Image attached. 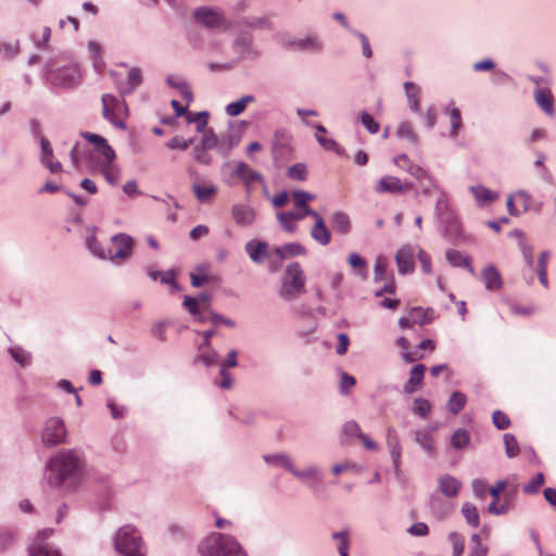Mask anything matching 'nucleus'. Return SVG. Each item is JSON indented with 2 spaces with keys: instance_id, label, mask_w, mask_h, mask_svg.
<instances>
[{
  "instance_id": "obj_32",
  "label": "nucleus",
  "mask_w": 556,
  "mask_h": 556,
  "mask_svg": "<svg viewBox=\"0 0 556 556\" xmlns=\"http://www.w3.org/2000/svg\"><path fill=\"white\" fill-rule=\"evenodd\" d=\"M446 260L448 263L455 267H466L471 274H475L472 266L470 265V260L464 256L457 250H448L446 251Z\"/></svg>"
},
{
  "instance_id": "obj_27",
  "label": "nucleus",
  "mask_w": 556,
  "mask_h": 556,
  "mask_svg": "<svg viewBox=\"0 0 556 556\" xmlns=\"http://www.w3.org/2000/svg\"><path fill=\"white\" fill-rule=\"evenodd\" d=\"M387 445L393 459V464L397 467L401 458V444L396 431L391 427L387 430Z\"/></svg>"
},
{
  "instance_id": "obj_58",
  "label": "nucleus",
  "mask_w": 556,
  "mask_h": 556,
  "mask_svg": "<svg viewBox=\"0 0 556 556\" xmlns=\"http://www.w3.org/2000/svg\"><path fill=\"white\" fill-rule=\"evenodd\" d=\"M11 356L22 366H26L30 363V355L21 348H11L9 350Z\"/></svg>"
},
{
  "instance_id": "obj_23",
  "label": "nucleus",
  "mask_w": 556,
  "mask_h": 556,
  "mask_svg": "<svg viewBox=\"0 0 556 556\" xmlns=\"http://www.w3.org/2000/svg\"><path fill=\"white\" fill-rule=\"evenodd\" d=\"M536 104L549 116L554 115V97L549 89L536 88L534 91Z\"/></svg>"
},
{
  "instance_id": "obj_56",
  "label": "nucleus",
  "mask_w": 556,
  "mask_h": 556,
  "mask_svg": "<svg viewBox=\"0 0 556 556\" xmlns=\"http://www.w3.org/2000/svg\"><path fill=\"white\" fill-rule=\"evenodd\" d=\"M193 143L192 139L186 140L180 136H175L172 138L166 146L172 150H187Z\"/></svg>"
},
{
  "instance_id": "obj_7",
  "label": "nucleus",
  "mask_w": 556,
  "mask_h": 556,
  "mask_svg": "<svg viewBox=\"0 0 556 556\" xmlns=\"http://www.w3.org/2000/svg\"><path fill=\"white\" fill-rule=\"evenodd\" d=\"M413 188L409 181H403L396 176L386 175L376 181L374 190L378 194H403Z\"/></svg>"
},
{
  "instance_id": "obj_6",
  "label": "nucleus",
  "mask_w": 556,
  "mask_h": 556,
  "mask_svg": "<svg viewBox=\"0 0 556 556\" xmlns=\"http://www.w3.org/2000/svg\"><path fill=\"white\" fill-rule=\"evenodd\" d=\"M123 67L126 70L125 73L114 71L112 76L119 93L125 96L131 93L142 83V73L138 67L127 68L125 65Z\"/></svg>"
},
{
  "instance_id": "obj_22",
  "label": "nucleus",
  "mask_w": 556,
  "mask_h": 556,
  "mask_svg": "<svg viewBox=\"0 0 556 556\" xmlns=\"http://www.w3.org/2000/svg\"><path fill=\"white\" fill-rule=\"evenodd\" d=\"M306 253V249L298 242H291L281 247H276L273 250V254H275L279 261L289 257L304 256Z\"/></svg>"
},
{
  "instance_id": "obj_63",
  "label": "nucleus",
  "mask_w": 556,
  "mask_h": 556,
  "mask_svg": "<svg viewBox=\"0 0 556 556\" xmlns=\"http://www.w3.org/2000/svg\"><path fill=\"white\" fill-rule=\"evenodd\" d=\"M405 170L409 175L415 177L417 180H422V179L429 178L428 173L421 166H419L418 164H415V163H409V166H406Z\"/></svg>"
},
{
  "instance_id": "obj_20",
  "label": "nucleus",
  "mask_w": 556,
  "mask_h": 556,
  "mask_svg": "<svg viewBox=\"0 0 556 556\" xmlns=\"http://www.w3.org/2000/svg\"><path fill=\"white\" fill-rule=\"evenodd\" d=\"M41 146V162L51 173H59L62 170V164L59 161H53V151L49 140L46 137L40 138Z\"/></svg>"
},
{
  "instance_id": "obj_39",
  "label": "nucleus",
  "mask_w": 556,
  "mask_h": 556,
  "mask_svg": "<svg viewBox=\"0 0 556 556\" xmlns=\"http://www.w3.org/2000/svg\"><path fill=\"white\" fill-rule=\"evenodd\" d=\"M277 219L287 232L292 233L298 228L293 212H279L277 213Z\"/></svg>"
},
{
  "instance_id": "obj_17",
  "label": "nucleus",
  "mask_w": 556,
  "mask_h": 556,
  "mask_svg": "<svg viewBox=\"0 0 556 556\" xmlns=\"http://www.w3.org/2000/svg\"><path fill=\"white\" fill-rule=\"evenodd\" d=\"M231 216L239 226H250L255 220V211L245 204H235L231 207Z\"/></svg>"
},
{
  "instance_id": "obj_49",
  "label": "nucleus",
  "mask_w": 556,
  "mask_h": 556,
  "mask_svg": "<svg viewBox=\"0 0 556 556\" xmlns=\"http://www.w3.org/2000/svg\"><path fill=\"white\" fill-rule=\"evenodd\" d=\"M503 440L505 444L506 455L510 458L516 457L520 452L516 438L510 433H506L504 434Z\"/></svg>"
},
{
  "instance_id": "obj_44",
  "label": "nucleus",
  "mask_w": 556,
  "mask_h": 556,
  "mask_svg": "<svg viewBox=\"0 0 556 556\" xmlns=\"http://www.w3.org/2000/svg\"><path fill=\"white\" fill-rule=\"evenodd\" d=\"M332 539L338 541L339 554L341 556H349V549H350L349 532L348 531L334 532L332 534Z\"/></svg>"
},
{
  "instance_id": "obj_46",
  "label": "nucleus",
  "mask_w": 556,
  "mask_h": 556,
  "mask_svg": "<svg viewBox=\"0 0 556 556\" xmlns=\"http://www.w3.org/2000/svg\"><path fill=\"white\" fill-rule=\"evenodd\" d=\"M199 352V359L206 366H212L217 363L218 354L210 346L200 345Z\"/></svg>"
},
{
  "instance_id": "obj_1",
  "label": "nucleus",
  "mask_w": 556,
  "mask_h": 556,
  "mask_svg": "<svg viewBox=\"0 0 556 556\" xmlns=\"http://www.w3.org/2000/svg\"><path fill=\"white\" fill-rule=\"evenodd\" d=\"M81 465L83 460L76 452L72 450L60 452L49 462L48 482L51 485H61L67 479L75 478Z\"/></svg>"
},
{
  "instance_id": "obj_52",
  "label": "nucleus",
  "mask_w": 556,
  "mask_h": 556,
  "mask_svg": "<svg viewBox=\"0 0 556 556\" xmlns=\"http://www.w3.org/2000/svg\"><path fill=\"white\" fill-rule=\"evenodd\" d=\"M264 459L267 464L282 466L283 468L288 469L289 471H291V469L293 468V465H292L290 458L283 454L266 455V456H264Z\"/></svg>"
},
{
  "instance_id": "obj_57",
  "label": "nucleus",
  "mask_w": 556,
  "mask_h": 556,
  "mask_svg": "<svg viewBox=\"0 0 556 556\" xmlns=\"http://www.w3.org/2000/svg\"><path fill=\"white\" fill-rule=\"evenodd\" d=\"M492 420L494 426L500 430H505L510 425L508 416L502 410H495L492 415Z\"/></svg>"
},
{
  "instance_id": "obj_35",
  "label": "nucleus",
  "mask_w": 556,
  "mask_h": 556,
  "mask_svg": "<svg viewBox=\"0 0 556 556\" xmlns=\"http://www.w3.org/2000/svg\"><path fill=\"white\" fill-rule=\"evenodd\" d=\"M467 403V397L464 393L462 392H458V391H454L451 396H450V400L447 402V409L450 413L456 415L458 414L462 409H464L465 405Z\"/></svg>"
},
{
  "instance_id": "obj_62",
  "label": "nucleus",
  "mask_w": 556,
  "mask_h": 556,
  "mask_svg": "<svg viewBox=\"0 0 556 556\" xmlns=\"http://www.w3.org/2000/svg\"><path fill=\"white\" fill-rule=\"evenodd\" d=\"M207 149H202L200 146H195L193 149V156L200 164L208 165L212 162L211 155L207 153Z\"/></svg>"
},
{
  "instance_id": "obj_42",
  "label": "nucleus",
  "mask_w": 556,
  "mask_h": 556,
  "mask_svg": "<svg viewBox=\"0 0 556 556\" xmlns=\"http://www.w3.org/2000/svg\"><path fill=\"white\" fill-rule=\"evenodd\" d=\"M193 193L200 202H206L214 195L217 191V188L213 185L203 186V185H193L192 187Z\"/></svg>"
},
{
  "instance_id": "obj_64",
  "label": "nucleus",
  "mask_w": 556,
  "mask_h": 556,
  "mask_svg": "<svg viewBox=\"0 0 556 556\" xmlns=\"http://www.w3.org/2000/svg\"><path fill=\"white\" fill-rule=\"evenodd\" d=\"M361 121L362 124L367 128V130L370 134L378 132L379 124L374 119V117L370 114L363 112L361 115Z\"/></svg>"
},
{
  "instance_id": "obj_43",
  "label": "nucleus",
  "mask_w": 556,
  "mask_h": 556,
  "mask_svg": "<svg viewBox=\"0 0 556 556\" xmlns=\"http://www.w3.org/2000/svg\"><path fill=\"white\" fill-rule=\"evenodd\" d=\"M397 137L406 139L413 143L418 142V137L414 131L413 125L409 122H402L396 129Z\"/></svg>"
},
{
  "instance_id": "obj_10",
  "label": "nucleus",
  "mask_w": 556,
  "mask_h": 556,
  "mask_svg": "<svg viewBox=\"0 0 556 556\" xmlns=\"http://www.w3.org/2000/svg\"><path fill=\"white\" fill-rule=\"evenodd\" d=\"M291 197L294 202V206L296 208L295 211H292L296 222L302 220L306 216L312 217V214H317L316 211H313L308 206V202H311L315 199L314 194L308 193L306 191H294V192H292Z\"/></svg>"
},
{
  "instance_id": "obj_19",
  "label": "nucleus",
  "mask_w": 556,
  "mask_h": 556,
  "mask_svg": "<svg viewBox=\"0 0 556 556\" xmlns=\"http://www.w3.org/2000/svg\"><path fill=\"white\" fill-rule=\"evenodd\" d=\"M425 371L426 366L424 364H417L410 369L409 378L403 388L405 393L412 394L421 387Z\"/></svg>"
},
{
  "instance_id": "obj_41",
  "label": "nucleus",
  "mask_w": 556,
  "mask_h": 556,
  "mask_svg": "<svg viewBox=\"0 0 556 556\" xmlns=\"http://www.w3.org/2000/svg\"><path fill=\"white\" fill-rule=\"evenodd\" d=\"M186 119L189 124H195L199 132L203 131L207 125L208 114L206 112L193 113L187 112Z\"/></svg>"
},
{
  "instance_id": "obj_40",
  "label": "nucleus",
  "mask_w": 556,
  "mask_h": 556,
  "mask_svg": "<svg viewBox=\"0 0 556 556\" xmlns=\"http://www.w3.org/2000/svg\"><path fill=\"white\" fill-rule=\"evenodd\" d=\"M462 513L467 522L472 527H478L480 523V517L477 507L471 503H465L462 507Z\"/></svg>"
},
{
  "instance_id": "obj_3",
  "label": "nucleus",
  "mask_w": 556,
  "mask_h": 556,
  "mask_svg": "<svg viewBox=\"0 0 556 556\" xmlns=\"http://www.w3.org/2000/svg\"><path fill=\"white\" fill-rule=\"evenodd\" d=\"M115 548L124 556H146V548L137 529L122 527L115 535Z\"/></svg>"
},
{
  "instance_id": "obj_9",
  "label": "nucleus",
  "mask_w": 556,
  "mask_h": 556,
  "mask_svg": "<svg viewBox=\"0 0 556 556\" xmlns=\"http://www.w3.org/2000/svg\"><path fill=\"white\" fill-rule=\"evenodd\" d=\"M132 245L134 242L130 236L118 233L112 237L106 257L110 260H125L131 255Z\"/></svg>"
},
{
  "instance_id": "obj_29",
  "label": "nucleus",
  "mask_w": 556,
  "mask_h": 556,
  "mask_svg": "<svg viewBox=\"0 0 556 556\" xmlns=\"http://www.w3.org/2000/svg\"><path fill=\"white\" fill-rule=\"evenodd\" d=\"M247 252L255 263H262L268 257V244L266 242H249Z\"/></svg>"
},
{
  "instance_id": "obj_12",
  "label": "nucleus",
  "mask_w": 556,
  "mask_h": 556,
  "mask_svg": "<svg viewBox=\"0 0 556 556\" xmlns=\"http://www.w3.org/2000/svg\"><path fill=\"white\" fill-rule=\"evenodd\" d=\"M81 136L93 146L94 151L102 156V162L114 161L116 155L113 148L108 143V140L99 135L91 132H81Z\"/></svg>"
},
{
  "instance_id": "obj_24",
  "label": "nucleus",
  "mask_w": 556,
  "mask_h": 556,
  "mask_svg": "<svg viewBox=\"0 0 556 556\" xmlns=\"http://www.w3.org/2000/svg\"><path fill=\"white\" fill-rule=\"evenodd\" d=\"M316 134L315 137L319 144L327 151H332L337 153L338 155H342L344 153V150L342 147H340L333 139L328 138L326 136V128L321 125H316Z\"/></svg>"
},
{
  "instance_id": "obj_28",
  "label": "nucleus",
  "mask_w": 556,
  "mask_h": 556,
  "mask_svg": "<svg viewBox=\"0 0 556 556\" xmlns=\"http://www.w3.org/2000/svg\"><path fill=\"white\" fill-rule=\"evenodd\" d=\"M408 314L412 321L420 326L430 324L435 319L432 308L413 307Z\"/></svg>"
},
{
  "instance_id": "obj_18",
  "label": "nucleus",
  "mask_w": 556,
  "mask_h": 556,
  "mask_svg": "<svg viewBox=\"0 0 556 556\" xmlns=\"http://www.w3.org/2000/svg\"><path fill=\"white\" fill-rule=\"evenodd\" d=\"M481 277L485 288L490 291H497L503 286L502 276L494 265L484 267L481 271Z\"/></svg>"
},
{
  "instance_id": "obj_60",
  "label": "nucleus",
  "mask_w": 556,
  "mask_h": 556,
  "mask_svg": "<svg viewBox=\"0 0 556 556\" xmlns=\"http://www.w3.org/2000/svg\"><path fill=\"white\" fill-rule=\"evenodd\" d=\"M450 541L453 545V556H462L465 549L464 540L458 533H451Z\"/></svg>"
},
{
  "instance_id": "obj_38",
  "label": "nucleus",
  "mask_w": 556,
  "mask_h": 556,
  "mask_svg": "<svg viewBox=\"0 0 556 556\" xmlns=\"http://www.w3.org/2000/svg\"><path fill=\"white\" fill-rule=\"evenodd\" d=\"M511 507H513V496L509 494H506L504 502L502 504H500L496 501H493L489 505L488 510L490 514H493V515H504V514L508 513Z\"/></svg>"
},
{
  "instance_id": "obj_4",
  "label": "nucleus",
  "mask_w": 556,
  "mask_h": 556,
  "mask_svg": "<svg viewBox=\"0 0 556 556\" xmlns=\"http://www.w3.org/2000/svg\"><path fill=\"white\" fill-rule=\"evenodd\" d=\"M305 282L306 278L300 264L291 263L287 266L279 293L285 300H292L305 292Z\"/></svg>"
},
{
  "instance_id": "obj_33",
  "label": "nucleus",
  "mask_w": 556,
  "mask_h": 556,
  "mask_svg": "<svg viewBox=\"0 0 556 556\" xmlns=\"http://www.w3.org/2000/svg\"><path fill=\"white\" fill-rule=\"evenodd\" d=\"M446 113L450 115V122H451V137H456L459 132V130L463 127V121H462V114L460 111L455 106H446L444 109Z\"/></svg>"
},
{
  "instance_id": "obj_13",
  "label": "nucleus",
  "mask_w": 556,
  "mask_h": 556,
  "mask_svg": "<svg viewBox=\"0 0 556 556\" xmlns=\"http://www.w3.org/2000/svg\"><path fill=\"white\" fill-rule=\"evenodd\" d=\"M193 16L197 22L208 28H216L224 24L223 15L218 11L206 7L197 9Z\"/></svg>"
},
{
  "instance_id": "obj_21",
  "label": "nucleus",
  "mask_w": 556,
  "mask_h": 556,
  "mask_svg": "<svg viewBox=\"0 0 556 556\" xmlns=\"http://www.w3.org/2000/svg\"><path fill=\"white\" fill-rule=\"evenodd\" d=\"M439 490L447 497H455L462 489V482L451 475H443L438 479Z\"/></svg>"
},
{
  "instance_id": "obj_53",
  "label": "nucleus",
  "mask_w": 556,
  "mask_h": 556,
  "mask_svg": "<svg viewBox=\"0 0 556 556\" xmlns=\"http://www.w3.org/2000/svg\"><path fill=\"white\" fill-rule=\"evenodd\" d=\"M0 53L9 60L15 58L20 53L18 41L0 42Z\"/></svg>"
},
{
  "instance_id": "obj_48",
  "label": "nucleus",
  "mask_w": 556,
  "mask_h": 556,
  "mask_svg": "<svg viewBox=\"0 0 556 556\" xmlns=\"http://www.w3.org/2000/svg\"><path fill=\"white\" fill-rule=\"evenodd\" d=\"M51 37V28L43 26L34 33L33 38L38 48H46Z\"/></svg>"
},
{
  "instance_id": "obj_26",
  "label": "nucleus",
  "mask_w": 556,
  "mask_h": 556,
  "mask_svg": "<svg viewBox=\"0 0 556 556\" xmlns=\"http://www.w3.org/2000/svg\"><path fill=\"white\" fill-rule=\"evenodd\" d=\"M404 90H405V94L407 98L409 109L413 112H418L420 110V96H421L420 88L417 85H415L414 83L406 81V83H404Z\"/></svg>"
},
{
  "instance_id": "obj_34",
  "label": "nucleus",
  "mask_w": 556,
  "mask_h": 556,
  "mask_svg": "<svg viewBox=\"0 0 556 556\" xmlns=\"http://www.w3.org/2000/svg\"><path fill=\"white\" fill-rule=\"evenodd\" d=\"M236 175L247 185L252 184L261 179L260 174L254 172L245 163H239L236 168Z\"/></svg>"
},
{
  "instance_id": "obj_55",
  "label": "nucleus",
  "mask_w": 556,
  "mask_h": 556,
  "mask_svg": "<svg viewBox=\"0 0 556 556\" xmlns=\"http://www.w3.org/2000/svg\"><path fill=\"white\" fill-rule=\"evenodd\" d=\"M544 476L543 473H538L529 483L522 486V490L527 494H533L539 491V489L544 484Z\"/></svg>"
},
{
  "instance_id": "obj_31",
  "label": "nucleus",
  "mask_w": 556,
  "mask_h": 556,
  "mask_svg": "<svg viewBox=\"0 0 556 556\" xmlns=\"http://www.w3.org/2000/svg\"><path fill=\"white\" fill-rule=\"evenodd\" d=\"M331 225L333 229L341 235H346L351 231V220L349 216L342 212H337L332 215Z\"/></svg>"
},
{
  "instance_id": "obj_14",
  "label": "nucleus",
  "mask_w": 556,
  "mask_h": 556,
  "mask_svg": "<svg viewBox=\"0 0 556 556\" xmlns=\"http://www.w3.org/2000/svg\"><path fill=\"white\" fill-rule=\"evenodd\" d=\"M50 79L62 87H73L79 80V72L75 66L64 67L56 72H50Z\"/></svg>"
},
{
  "instance_id": "obj_59",
  "label": "nucleus",
  "mask_w": 556,
  "mask_h": 556,
  "mask_svg": "<svg viewBox=\"0 0 556 556\" xmlns=\"http://www.w3.org/2000/svg\"><path fill=\"white\" fill-rule=\"evenodd\" d=\"M184 305L189 311V313L197 317L200 321L205 320L199 311L198 300L195 298L186 296L184 300Z\"/></svg>"
},
{
  "instance_id": "obj_16",
  "label": "nucleus",
  "mask_w": 556,
  "mask_h": 556,
  "mask_svg": "<svg viewBox=\"0 0 556 556\" xmlns=\"http://www.w3.org/2000/svg\"><path fill=\"white\" fill-rule=\"evenodd\" d=\"M395 263L400 274L406 275L413 273L415 262L412 249L409 247L401 248L395 254Z\"/></svg>"
},
{
  "instance_id": "obj_45",
  "label": "nucleus",
  "mask_w": 556,
  "mask_h": 556,
  "mask_svg": "<svg viewBox=\"0 0 556 556\" xmlns=\"http://www.w3.org/2000/svg\"><path fill=\"white\" fill-rule=\"evenodd\" d=\"M470 435L468 431L464 429H458L453 433L451 438V445L456 450L464 448L465 446L468 445Z\"/></svg>"
},
{
  "instance_id": "obj_61",
  "label": "nucleus",
  "mask_w": 556,
  "mask_h": 556,
  "mask_svg": "<svg viewBox=\"0 0 556 556\" xmlns=\"http://www.w3.org/2000/svg\"><path fill=\"white\" fill-rule=\"evenodd\" d=\"M288 174L293 179L305 180L307 176V170L305 165L299 163L289 167Z\"/></svg>"
},
{
  "instance_id": "obj_8",
  "label": "nucleus",
  "mask_w": 556,
  "mask_h": 556,
  "mask_svg": "<svg viewBox=\"0 0 556 556\" xmlns=\"http://www.w3.org/2000/svg\"><path fill=\"white\" fill-rule=\"evenodd\" d=\"M65 437L66 429L64 422L60 418L53 417L46 421L42 430V442L46 445H58L64 442Z\"/></svg>"
},
{
  "instance_id": "obj_11",
  "label": "nucleus",
  "mask_w": 556,
  "mask_h": 556,
  "mask_svg": "<svg viewBox=\"0 0 556 556\" xmlns=\"http://www.w3.org/2000/svg\"><path fill=\"white\" fill-rule=\"evenodd\" d=\"M52 534L51 529H45L38 532L36 540L29 546V556H61L58 549L49 547L45 541Z\"/></svg>"
},
{
  "instance_id": "obj_2",
  "label": "nucleus",
  "mask_w": 556,
  "mask_h": 556,
  "mask_svg": "<svg viewBox=\"0 0 556 556\" xmlns=\"http://www.w3.org/2000/svg\"><path fill=\"white\" fill-rule=\"evenodd\" d=\"M199 549L203 556H244L235 538L217 532L207 535Z\"/></svg>"
},
{
  "instance_id": "obj_37",
  "label": "nucleus",
  "mask_w": 556,
  "mask_h": 556,
  "mask_svg": "<svg viewBox=\"0 0 556 556\" xmlns=\"http://www.w3.org/2000/svg\"><path fill=\"white\" fill-rule=\"evenodd\" d=\"M374 276L376 281L388 280V260L384 256H378L374 266Z\"/></svg>"
},
{
  "instance_id": "obj_30",
  "label": "nucleus",
  "mask_w": 556,
  "mask_h": 556,
  "mask_svg": "<svg viewBox=\"0 0 556 556\" xmlns=\"http://www.w3.org/2000/svg\"><path fill=\"white\" fill-rule=\"evenodd\" d=\"M254 101H255L254 96H252V94L244 96V97L240 98L239 100L229 103L225 109L226 114L229 116H232V117L238 116L245 111L248 104H250Z\"/></svg>"
},
{
  "instance_id": "obj_47",
  "label": "nucleus",
  "mask_w": 556,
  "mask_h": 556,
  "mask_svg": "<svg viewBox=\"0 0 556 556\" xmlns=\"http://www.w3.org/2000/svg\"><path fill=\"white\" fill-rule=\"evenodd\" d=\"M431 407H432L431 403L426 399L416 397L414 400L413 412H414V414H416L422 418H428V416L431 412Z\"/></svg>"
},
{
  "instance_id": "obj_5",
  "label": "nucleus",
  "mask_w": 556,
  "mask_h": 556,
  "mask_svg": "<svg viewBox=\"0 0 556 556\" xmlns=\"http://www.w3.org/2000/svg\"><path fill=\"white\" fill-rule=\"evenodd\" d=\"M102 115L116 128L126 129V118L128 117V108L124 100H119L113 94L105 93L101 98Z\"/></svg>"
},
{
  "instance_id": "obj_25",
  "label": "nucleus",
  "mask_w": 556,
  "mask_h": 556,
  "mask_svg": "<svg viewBox=\"0 0 556 556\" xmlns=\"http://www.w3.org/2000/svg\"><path fill=\"white\" fill-rule=\"evenodd\" d=\"M470 192L475 197L479 206H484L498 198V194L495 191H492L483 186H472L469 188Z\"/></svg>"
},
{
  "instance_id": "obj_51",
  "label": "nucleus",
  "mask_w": 556,
  "mask_h": 556,
  "mask_svg": "<svg viewBox=\"0 0 556 556\" xmlns=\"http://www.w3.org/2000/svg\"><path fill=\"white\" fill-rule=\"evenodd\" d=\"M294 48L300 50L317 51L321 48L320 42L315 37H307L305 39L296 40L292 43Z\"/></svg>"
},
{
  "instance_id": "obj_50",
  "label": "nucleus",
  "mask_w": 556,
  "mask_h": 556,
  "mask_svg": "<svg viewBox=\"0 0 556 556\" xmlns=\"http://www.w3.org/2000/svg\"><path fill=\"white\" fill-rule=\"evenodd\" d=\"M397 345L403 350V359L406 363H414L415 361L421 359L424 356L417 353L408 352L409 342L406 338L401 337L397 340Z\"/></svg>"
},
{
  "instance_id": "obj_54",
  "label": "nucleus",
  "mask_w": 556,
  "mask_h": 556,
  "mask_svg": "<svg viewBox=\"0 0 556 556\" xmlns=\"http://www.w3.org/2000/svg\"><path fill=\"white\" fill-rule=\"evenodd\" d=\"M202 138L198 146L202 147V149L211 150L217 143V138L212 129H205L202 131Z\"/></svg>"
},
{
  "instance_id": "obj_15",
  "label": "nucleus",
  "mask_w": 556,
  "mask_h": 556,
  "mask_svg": "<svg viewBox=\"0 0 556 556\" xmlns=\"http://www.w3.org/2000/svg\"><path fill=\"white\" fill-rule=\"evenodd\" d=\"M315 220L314 226L311 229V237L319 244L327 245L331 241V233L327 228L324 218L317 213L312 214Z\"/></svg>"
},
{
  "instance_id": "obj_36",
  "label": "nucleus",
  "mask_w": 556,
  "mask_h": 556,
  "mask_svg": "<svg viewBox=\"0 0 556 556\" xmlns=\"http://www.w3.org/2000/svg\"><path fill=\"white\" fill-rule=\"evenodd\" d=\"M101 172L105 179L112 185L116 184L119 179V169L114 164V161L102 162Z\"/></svg>"
}]
</instances>
